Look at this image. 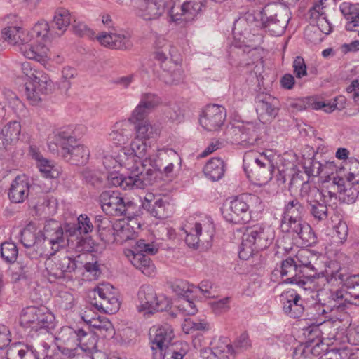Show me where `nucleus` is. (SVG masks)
I'll list each match as a JSON object with an SVG mask.
<instances>
[{
	"label": "nucleus",
	"mask_w": 359,
	"mask_h": 359,
	"mask_svg": "<svg viewBox=\"0 0 359 359\" xmlns=\"http://www.w3.org/2000/svg\"><path fill=\"white\" fill-rule=\"evenodd\" d=\"M217 354H219L222 358L231 359L233 358L235 355L238 353L233 344H221L215 348Z\"/></svg>",
	"instance_id": "nucleus-61"
},
{
	"label": "nucleus",
	"mask_w": 359,
	"mask_h": 359,
	"mask_svg": "<svg viewBox=\"0 0 359 359\" xmlns=\"http://www.w3.org/2000/svg\"><path fill=\"white\" fill-rule=\"evenodd\" d=\"M48 147L51 151H57L60 147L62 156L74 164H85L89 158V149L83 144H76L74 130L69 127L58 130Z\"/></svg>",
	"instance_id": "nucleus-4"
},
{
	"label": "nucleus",
	"mask_w": 359,
	"mask_h": 359,
	"mask_svg": "<svg viewBox=\"0 0 359 359\" xmlns=\"http://www.w3.org/2000/svg\"><path fill=\"white\" fill-rule=\"evenodd\" d=\"M297 262L299 268L304 272V270L308 269L315 272V274L319 270V256L308 249H302L298 251L297 256Z\"/></svg>",
	"instance_id": "nucleus-36"
},
{
	"label": "nucleus",
	"mask_w": 359,
	"mask_h": 359,
	"mask_svg": "<svg viewBox=\"0 0 359 359\" xmlns=\"http://www.w3.org/2000/svg\"><path fill=\"white\" fill-rule=\"evenodd\" d=\"M135 137L128 147H123L117 156L104 153L102 163L109 174V185L123 190L144 189L156 182L160 167L147 158L148 142L156 137L158 130L150 121L133 123Z\"/></svg>",
	"instance_id": "nucleus-1"
},
{
	"label": "nucleus",
	"mask_w": 359,
	"mask_h": 359,
	"mask_svg": "<svg viewBox=\"0 0 359 359\" xmlns=\"http://www.w3.org/2000/svg\"><path fill=\"white\" fill-rule=\"evenodd\" d=\"M184 79V70L179 59L163 65L161 79L169 85L178 84Z\"/></svg>",
	"instance_id": "nucleus-30"
},
{
	"label": "nucleus",
	"mask_w": 359,
	"mask_h": 359,
	"mask_svg": "<svg viewBox=\"0 0 359 359\" xmlns=\"http://www.w3.org/2000/svg\"><path fill=\"white\" fill-rule=\"evenodd\" d=\"M46 258L45 276L50 282H54L57 279L69 277V273L74 271L76 268V263L74 259L68 257L60 256H43Z\"/></svg>",
	"instance_id": "nucleus-16"
},
{
	"label": "nucleus",
	"mask_w": 359,
	"mask_h": 359,
	"mask_svg": "<svg viewBox=\"0 0 359 359\" xmlns=\"http://www.w3.org/2000/svg\"><path fill=\"white\" fill-rule=\"evenodd\" d=\"M158 157L161 161L167 163V165L163 168V173L166 177L172 176L175 165L179 166L181 165V158L180 155L172 149L163 148L158 151Z\"/></svg>",
	"instance_id": "nucleus-40"
},
{
	"label": "nucleus",
	"mask_w": 359,
	"mask_h": 359,
	"mask_svg": "<svg viewBox=\"0 0 359 359\" xmlns=\"http://www.w3.org/2000/svg\"><path fill=\"white\" fill-rule=\"evenodd\" d=\"M330 286L324 283L325 287L318 290L319 302L308 309L311 316V318L316 322L320 317L337 318V313L344 311L346 307V302H349L348 293L346 291L337 290L333 292Z\"/></svg>",
	"instance_id": "nucleus-3"
},
{
	"label": "nucleus",
	"mask_w": 359,
	"mask_h": 359,
	"mask_svg": "<svg viewBox=\"0 0 359 359\" xmlns=\"http://www.w3.org/2000/svg\"><path fill=\"white\" fill-rule=\"evenodd\" d=\"M226 116L224 107L212 104L207 106L203 110L199 122L201 126L208 131H215L223 126Z\"/></svg>",
	"instance_id": "nucleus-21"
},
{
	"label": "nucleus",
	"mask_w": 359,
	"mask_h": 359,
	"mask_svg": "<svg viewBox=\"0 0 359 359\" xmlns=\"http://www.w3.org/2000/svg\"><path fill=\"white\" fill-rule=\"evenodd\" d=\"M142 208L151 217L163 219L170 217L172 212V206L165 197L156 196L152 193H147L140 198Z\"/></svg>",
	"instance_id": "nucleus-17"
},
{
	"label": "nucleus",
	"mask_w": 359,
	"mask_h": 359,
	"mask_svg": "<svg viewBox=\"0 0 359 359\" xmlns=\"http://www.w3.org/2000/svg\"><path fill=\"white\" fill-rule=\"evenodd\" d=\"M310 191L314 198H318L330 205L333 199L337 198L335 192L332 191L327 189H322L321 190L315 187H311L309 182H304L300 189V195H305Z\"/></svg>",
	"instance_id": "nucleus-42"
},
{
	"label": "nucleus",
	"mask_w": 359,
	"mask_h": 359,
	"mask_svg": "<svg viewBox=\"0 0 359 359\" xmlns=\"http://www.w3.org/2000/svg\"><path fill=\"white\" fill-rule=\"evenodd\" d=\"M256 198L255 196L243 194L233 198L224 211V219L233 224H245L251 219L250 203Z\"/></svg>",
	"instance_id": "nucleus-14"
},
{
	"label": "nucleus",
	"mask_w": 359,
	"mask_h": 359,
	"mask_svg": "<svg viewBox=\"0 0 359 359\" xmlns=\"http://www.w3.org/2000/svg\"><path fill=\"white\" fill-rule=\"evenodd\" d=\"M42 236L43 245L46 249L40 252L39 256L55 255L57 252L65 248L68 243L60 223L53 219L46 223Z\"/></svg>",
	"instance_id": "nucleus-13"
},
{
	"label": "nucleus",
	"mask_w": 359,
	"mask_h": 359,
	"mask_svg": "<svg viewBox=\"0 0 359 359\" xmlns=\"http://www.w3.org/2000/svg\"><path fill=\"white\" fill-rule=\"evenodd\" d=\"M279 10H280L279 5L276 3H269L255 13V20L262 27L267 25L278 16Z\"/></svg>",
	"instance_id": "nucleus-43"
},
{
	"label": "nucleus",
	"mask_w": 359,
	"mask_h": 359,
	"mask_svg": "<svg viewBox=\"0 0 359 359\" xmlns=\"http://www.w3.org/2000/svg\"><path fill=\"white\" fill-rule=\"evenodd\" d=\"M334 236L337 238V242L340 244H344L347 240L348 234V228L347 224L340 220L334 226Z\"/></svg>",
	"instance_id": "nucleus-59"
},
{
	"label": "nucleus",
	"mask_w": 359,
	"mask_h": 359,
	"mask_svg": "<svg viewBox=\"0 0 359 359\" xmlns=\"http://www.w3.org/2000/svg\"><path fill=\"white\" fill-rule=\"evenodd\" d=\"M29 34L28 43L21 47V53L29 60L43 62L48 57V42L55 34L50 29L48 23L45 20L39 21L31 31H26Z\"/></svg>",
	"instance_id": "nucleus-5"
},
{
	"label": "nucleus",
	"mask_w": 359,
	"mask_h": 359,
	"mask_svg": "<svg viewBox=\"0 0 359 359\" xmlns=\"http://www.w3.org/2000/svg\"><path fill=\"white\" fill-rule=\"evenodd\" d=\"M305 212L306 210L299 201L293 199L285 205L281 219H303Z\"/></svg>",
	"instance_id": "nucleus-47"
},
{
	"label": "nucleus",
	"mask_w": 359,
	"mask_h": 359,
	"mask_svg": "<svg viewBox=\"0 0 359 359\" xmlns=\"http://www.w3.org/2000/svg\"><path fill=\"white\" fill-rule=\"evenodd\" d=\"M137 309L140 312L151 313L166 309L170 302L163 295L157 296L152 286L142 285L137 292Z\"/></svg>",
	"instance_id": "nucleus-15"
},
{
	"label": "nucleus",
	"mask_w": 359,
	"mask_h": 359,
	"mask_svg": "<svg viewBox=\"0 0 359 359\" xmlns=\"http://www.w3.org/2000/svg\"><path fill=\"white\" fill-rule=\"evenodd\" d=\"M88 298H93L90 301L93 306L107 313L113 314L120 308V302L116 296L115 289L109 283L99 284L89 291Z\"/></svg>",
	"instance_id": "nucleus-12"
},
{
	"label": "nucleus",
	"mask_w": 359,
	"mask_h": 359,
	"mask_svg": "<svg viewBox=\"0 0 359 359\" xmlns=\"http://www.w3.org/2000/svg\"><path fill=\"white\" fill-rule=\"evenodd\" d=\"M179 311L184 316H193L198 312V308L191 296L180 297L177 306Z\"/></svg>",
	"instance_id": "nucleus-54"
},
{
	"label": "nucleus",
	"mask_w": 359,
	"mask_h": 359,
	"mask_svg": "<svg viewBox=\"0 0 359 359\" xmlns=\"http://www.w3.org/2000/svg\"><path fill=\"white\" fill-rule=\"evenodd\" d=\"M1 255L7 263H13L17 259L18 249L13 242H4L1 245Z\"/></svg>",
	"instance_id": "nucleus-55"
},
{
	"label": "nucleus",
	"mask_w": 359,
	"mask_h": 359,
	"mask_svg": "<svg viewBox=\"0 0 359 359\" xmlns=\"http://www.w3.org/2000/svg\"><path fill=\"white\" fill-rule=\"evenodd\" d=\"M333 185L337 187L339 198L346 203H353L358 196L359 184L358 182H345L344 178L334 177Z\"/></svg>",
	"instance_id": "nucleus-27"
},
{
	"label": "nucleus",
	"mask_w": 359,
	"mask_h": 359,
	"mask_svg": "<svg viewBox=\"0 0 359 359\" xmlns=\"http://www.w3.org/2000/svg\"><path fill=\"white\" fill-rule=\"evenodd\" d=\"M166 0H145L139 11V15L144 20L158 18L164 12Z\"/></svg>",
	"instance_id": "nucleus-33"
},
{
	"label": "nucleus",
	"mask_w": 359,
	"mask_h": 359,
	"mask_svg": "<svg viewBox=\"0 0 359 359\" xmlns=\"http://www.w3.org/2000/svg\"><path fill=\"white\" fill-rule=\"evenodd\" d=\"M350 258L344 253H338L335 262H330L324 271L320 272L318 276V283L334 285L338 284V278L342 279L340 271L343 268L349 266Z\"/></svg>",
	"instance_id": "nucleus-20"
},
{
	"label": "nucleus",
	"mask_w": 359,
	"mask_h": 359,
	"mask_svg": "<svg viewBox=\"0 0 359 359\" xmlns=\"http://www.w3.org/2000/svg\"><path fill=\"white\" fill-rule=\"evenodd\" d=\"M158 245L154 242H146L143 239L136 241L133 249L125 250V255L131 264L143 274L152 276L156 273V267L147 255L158 252Z\"/></svg>",
	"instance_id": "nucleus-8"
},
{
	"label": "nucleus",
	"mask_w": 359,
	"mask_h": 359,
	"mask_svg": "<svg viewBox=\"0 0 359 359\" xmlns=\"http://www.w3.org/2000/svg\"><path fill=\"white\" fill-rule=\"evenodd\" d=\"M55 339L62 344H68L72 339H78L77 331L74 330L69 327H62L57 333Z\"/></svg>",
	"instance_id": "nucleus-60"
},
{
	"label": "nucleus",
	"mask_w": 359,
	"mask_h": 359,
	"mask_svg": "<svg viewBox=\"0 0 359 359\" xmlns=\"http://www.w3.org/2000/svg\"><path fill=\"white\" fill-rule=\"evenodd\" d=\"M130 35L126 34L103 32L97 36L100 43L112 49H126L131 46Z\"/></svg>",
	"instance_id": "nucleus-29"
},
{
	"label": "nucleus",
	"mask_w": 359,
	"mask_h": 359,
	"mask_svg": "<svg viewBox=\"0 0 359 359\" xmlns=\"http://www.w3.org/2000/svg\"><path fill=\"white\" fill-rule=\"evenodd\" d=\"M2 39L11 45H18L20 51L24 43H28L29 34L18 26H8L1 30Z\"/></svg>",
	"instance_id": "nucleus-32"
},
{
	"label": "nucleus",
	"mask_w": 359,
	"mask_h": 359,
	"mask_svg": "<svg viewBox=\"0 0 359 359\" xmlns=\"http://www.w3.org/2000/svg\"><path fill=\"white\" fill-rule=\"evenodd\" d=\"M337 349L341 359H359L358 348L346 346Z\"/></svg>",
	"instance_id": "nucleus-64"
},
{
	"label": "nucleus",
	"mask_w": 359,
	"mask_h": 359,
	"mask_svg": "<svg viewBox=\"0 0 359 359\" xmlns=\"http://www.w3.org/2000/svg\"><path fill=\"white\" fill-rule=\"evenodd\" d=\"M174 4L168 11L170 20L184 26L196 20L205 8V0H172Z\"/></svg>",
	"instance_id": "nucleus-11"
},
{
	"label": "nucleus",
	"mask_w": 359,
	"mask_h": 359,
	"mask_svg": "<svg viewBox=\"0 0 359 359\" xmlns=\"http://www.w3.org/2000/svg\"><path fill=\"white\" fill-rule=\"evenodd\" d=\"M275 238V230L273 227L264 224H256L245 231L242 237L239 257L248 259L255 252L267 248Z\"/></svg>",
	"instance_id": "nucleus-6"
},
{
	"label": "nucleus",
	"mask_w": 359,
	"mask_h": 359,
	"mask_svg": "<svg viewBox=\"0 0 359 359\" xmlns=\"http://www.w3.org/2000/svg\"><path fill=\"white\" fill-rule=\"evenodd\" d=\"M307 332L306 337L311 344V355L319 356L326 351L325 344L323 343L320 337V331L318 327H314L307 330Z\"/></svg>",
	"instance_id": "nucleus-45"
},
{
	"label": "nucleus",
	"mask_w": 359,
	"mask_h": 359,
	"mask_svg": "<svg viewBox=\"0 0 359 359\" xmlns=\"http://www.w3.org/2000/svg\"><path fill=\"white\" fill-rule=\"evenodd\" d=\"M340 11L347 22L345 28L347 31H356L359 27V3L343 2L339 6Z\"/></svg>",
	"instance_id": "nucleus-35"
},
{
	"label": "nucleus",
	"mask_w": 359,
	"mask_h": 359,
	"mask_svg": "<svg viewBox=\"0 0 359 359\" xmlns=\"http://www.w3.org/2000/svg\"><path fill=\"white\" fill-rule=\"evenodd\" d=\"M102 210L109 215L121 216L126 212V205L123 197L116 191H105L100 196Z\"/></svg>",
	"instance_id": "nucleus-24"
},
{
	"label": "nucleus",
	"mask_w": 359,
	"mask_h": 359,
	"mask_svg": "<svg viewBox=\"0 0 359 359\" xmlns=\"http://www.w3.org/2000/svg\"><path fill=\"white\" fill-rule=\"evenodd\" d=\"M345 98L343 96H339L335 97L332 101L330 102H322L318 101L314 102L312 104V109L315 110L323 109L326 113H330L335 109H341L344 107Z\"/></svg>",
	"instance_id": "nucleus-51"
},
{
	"label": "nucleus",
	"mask_w": 359,
	"mask_h": 359,
	"mask_svg": "<svg viewBox=\"0 0 359 359\" xmlns=\"http://www.w3.org/2000/svg\"><path fill=\"white\" fill-rule=\"evenodd\" d=\"M289 18H284L282 19L274 18L273 21L264 26V28H268L269 31L271 32L273 35L279 36L283 34L287 25Z\"/></svg>",
	"instance_id": "nucleus-57"
},
{
	"label": "nucleus",
	"mask_w": 359,
	"mask_h": 359,
	"mask_svg": "<svg viewBox=\"0 0 359 359\" xmlns=\"http://www.w3.org/2000/svg\"><path fill=\"white\" fill-rule=\"evenodd\" d=\"M305 195H300L305 198L309 205L311 215L316 220L323 221L327 217V205L318 198H314L310 191Z\"/></svg>",
	"instance_id": "nucleus-38"
},
{
	"label": "nucleus",
	"mask_w": 359,
	"mask_h": 359,
	"mask_svg": "<svg viewBox=\"0 0 359 359\" xmlns=\"http://www.w3.org/2000/svg\"><path fill=\"white\" fill-rule=\"evenodd\" d=\"M280 302L283 306V311L288 316L293 318L302 317L304 311V300L293 289L285 290L280 295Z\"/></svg>",
	"instance_id": "nucleus-23"
},
{
	"label": "nucleus",
	"mask_w": 359,
	"mask_h": 359,
	"mask_svg": "<svg viewBox=\"0 0 359 359\" xmlns=\"http://www.w3.org/2000/svg\"><path fill=\"white\" fill-rule=\"evenodd\" d=\"M21 131V126L18 121H11L0 131V140L5 148L8 145L16 142Z\"/></svg>",
	"instance_id": "nucleus-41"
},
{
	"label": "nucleus",
	"mask_w": 359,
	"mask_h": 359,
	"mask_svg": "<svg viewBox=\"0 0 359 359\" xmlns=\"http://www.w3.org/2000/svg\"><path fill=\"white\" fill-rule=\"evenodd\" d=\"M76 75V70L71 67H65L62 70V76L60 81V86L62 89L67 90L70 88L71 81Z\"/></svg>",
	"instance_id": "nucleus-58"
},
{
	"label": "nucleus",
	"mask_w": 359,
	"mask_h": 359,
	"mask_svg": "<svg viewBox=\"0 0 359 359\" xmlns=\"http://www.w3.org/2000/svg\"><path fill=\"white\" fill-rule=\"evenodd\" d=\"M115 231L117 243L132 239L135 233L133 227L124 219L115 220Z\"/></svg>",
	"instance_id": "nucleus-48"
},
{
	"label": "nucleus",
	"mask_w": 359,
	"mask_h": 359,
	"mask_svg": "<svg viewBox=\"0 0 359 359\" xmlns=\"http://www.w3.org/2000/svg\"><path fill=\"white\" fill-rule=\"evenodd\" d=\"M95 222L101 239L107 243L116 242L115 221L100 215L95 217Z\"/></svg>",
	"instance_id": "nucleus-37"
},
{
	"label": "nucleus",
	"mask_w": 359,
	"mask_h": 359,
	"mask_svg": "<svg viewBox=\"0 0 359 359\" xmlns=\"http://www.w3.org/2000/svg\"><path fill=\"white\" fill-rule=\"evenodd\" d=\"M214 285L208 280H202L197 286H196V293L199 292L204 297L211 298L215 297L213 291Z\"/></svg>",
	"instance_id": "nucleus-62"
},
{
	"label": "nucleus",
	"mask_w": 359,
	"mask_h": 359,
	"mask_svg": "<svg viewBox=\"0 0 359 359\" xmlns=\"http://www.w3.org/2000/svg\"><path fill=\"white\" fill-rule=\"evenodd\" d=\"M278 110V100L271 95L260 94L256 97V111L262 123L271 121Z\"/></svg>",
	"instance_id": "nucleus-25"
},
{
	"label": "nucleus",
	"mask_w": 359,
	"mask_h": 359,
	"mask_svg": "<svg viewBox=\"0 0 359 359\" xmlns=\"http://www.w3.org/2000/svg\"><path fill=\"white\" fill-rule=\"evenodd\" d=\"M174 338L171 325L153 326L149 330L151 348L154 359H182L187 353L186 344L172 343Z\"/></svg>",
	"instance_id": "nucleus-2"
},
{
	"label": "nucleus",
	"mask_w": 359,
	"mask_h": 359,
	"mask_svg": "<svg viewBox=\"0 0 359 359\" xmlns=\"http://www.w3.org/2000/svg\"><path fill=\"white\" fill-rule=\"evenodd\" d=\"M79 346L85 353H90L96 349L97 338L91 332H86L83 329L77 330Z\"/></svg>",
	"instance_id": "nucleus-49"
},
{
	"label": "nucleus",
	"mask_w": 359,
	"mask_h": 359,
	"mask_svg": "<svg viewBox=\"0 0 359 359\" xmlns=\"http://www.w3.org/2000/svg\"><path fill=\"white\" fill-rule=\"evenodd\" d=\"M204 174L212 181L220 180L224 173V163L219 158H213L208 161L203 168Z\"/></svg>",
	"instance_id": "nucleus-44"
},
{
	"label": "nucleus",
	"mask_w": 359,
	"mask_h": 359,
	"mask_svg": "<svg viewBox=\"0 0 359 359\" xmlns=\"http://www.w3.org/2000/svg\"><path fill=\"white\" fill-rule=\"evenodd\" d=\"M30 154L32 158L36 161L40 172L46 177L54 178L58 175V171L55 168L52 161L45 158L43 155L34 147L30 148Z\"/></svg>",
	"instance_id": "nucleus-39"
},
{
	"label": "nucleus",
	"mask_w": 359,
	"mask_h": 359,
	"mask_svg": "<svg viewBox=\"0 0 359 359\" xmlns=\"http://www.w3.org/2000/svg\"><path fill=\"white\" fill-rule=\"evenodd\" d=\"M93 226L90 220V218L86 215H81L77 218V224L68 231H70L71 235H74L77 232L80 234H88L93 231Z\"/></svg>",
	"instance_id": "nucleus-52"
},
{
	"label": "nucleus",
	"mask_w": 359,
	"mask_h": 359,
	"mask_svg": "<svg viewBox=\"0 0 359 359\" xmlns=\"http://www.w3.org/2000/svg\"><path fill=\"white\" fill-rule=\"evenodd\" d=\"M280 226L283 232L292 233L301 239L302 244L305 246L311 245L316 241L311 226L303 219H281Z\"/></svg>",
	"instance_id": "nucleus-19"
},
{
	"label": "nucleus",
	"mask_w": 359,
	"mask_h": 359,
	"mask_svg": "<svg viewBox=\"0 0 359 359\" xmlns=\"http://www.w3.org/2000/svg\"><path fill=\"white\" fill-rule=\"evenodd\" d=\"M20 325L32 330L48 331L55 326L54 315L44 306H27L20 314Z\"/></svg>",
	"instance_id": "nucleus-10"
},
{
	"label": "nucleus",
	"mask_w": 359,
	"mask_h": 359,
	"mask_svg": "<svg viewBox=\"0 0 359 359\" xmlns=\"http://www.w3.org/2000/svg\"><path fill=\"white\" fill-rule=\"evenodd\" d=\"M311 344H309V339L305 344H302L295 348L294 351V359H306L309 358L311 355Z\"/></svg>",
	"instance_id": "nucleus-63"
},
{
	"label": "nucleus",
	"mask_w": 359,
	"mask_h": 359,
	"mask_svg": "<svg viewBox=\"0 0 359 359\" xmlns=\"http://www.w3.org/2000/svg\"><path fill=\"white\" fill-rule=\"evenodd\" d=\"M275 154L271 150L263 152L249 151L243 156V169L248 177L255 178L262 184L273 178Z\"/></svg>",
	"instance_id": "nucleus-7"
},
{
	"label": "nucleus",
	"mask_w": 359,
	"mask_h": 359,
	"mask_svg": "<svg viewBox=\"0 0 359 359\" xmlns=\"http://www.w3.org/2000/svg\"><path fill=\"white\" fill-rule=\"evenodd\" d=\"M53 88V83L48 76H43L41 80L26 82L25 96L32 105H39L43 100V96L49 93Z\"/></svg>",
	"instance_id": "nucleus-22"
},
{
	"label": "nucleus",
	"mask_w": 359,
	"mask_h": 359,
	"mask_svg": "<svg viewBox=\"0 0 359 359\" xmlns=\"http://www.w3.org/2000/svg\"><path fill=\"white\" fill-rule=\"evenodd\" d=\"M30 184L27 176H18L13 181L8 192L10 200L16 203L23 202L29 193Z\"/></svg>",
	"instance_id": "nucleus-31"
},
{
	"label": "nucleus",
	"mask_w": 359,
	"mask_h": 359,
	"mask_svg": "<svg viewBox=\"0 0 359 359\" xmlns=\"http://www.w3.org/2000/svg\"><path fill=\"white\" fill-rule=\"evenodd\" d=\"M84 322L95 330L96 333L103 337H111L114 334V329L112 323L104 316L89 318L88 316H82Z\"/></svg>",
	"instance_id": "nucleus-34"
},
{
	"label": "nucleus",
	"mask_w": 359,
	"mask_h": 359,
	"mask_svg": "<svg viewBox=\"0 0 359 359\" xmlns=\"http://www.w3.org/2000/svg\"><path fill=\"white\" fill-rule=\"evenodd\" d=\"M36 354L39 359H60L62 356L60 346L47 341L41 342Z\"/></svg>",
	"instance_id": "nucleus-50"
},
{
	"label": "nucleus",
	"mask_w": 359,
	"mask_h": 359,
	"mask_svg": "<svg viewBox=\"0 0 359 359\" xmlns=\"http://www.w3.org/2000/svg\"><path fill=\"white\" fill-rule=\"evenodd\" d=\"M133 135L132 123L128 120L116 122L109 134V140L114 144L122 146L131 140Z\"/></svg>",
	"instance_id": "nucleus-28"
},
{
	"label": "nucleus",
	"mask_w": 359,
	"mask_h": 359,
	"mask_svg": "<svg viewBox=\"0 0 359 359\" xmlns=\"http://www.w3.org/2000/svg\"><path fill=\"white\" fill-rule=\"evenodd\" d=\"M53 23L58 31L55 33V35L60 36L63 34L71 23L69 11L63 8H57L55 12Z\"/></svg>",
	"instance_id": "nucleus-46"
},
{
	"label": "nucleus",
	"mask_w": 359,
	"mask_h": 359,
	"mask_svg": "<svg viewBox=\"0 0 359 359\" xmlns=\"http://www.w3.org/2000/svg\"><path fill=\"white\" fill-rule=\"evenodd\" d=\"M276 271L280 273L282 278L286 277L284 280L285 283H294L303 287L304 290H307V287H304L307 284V281L302 278L304 274L294 259L287 258L283 260Z\"/></svg>",
	"instance_id": "nucleus-26"
},
{
	"label": "nucleus",
	"mask_w": 359,
	"mask_h": 359,
	"mask_svg": "<svg viewBox=\"0 0 359 359\" xmlns=\"http://www.w3.org/2000/svg\"><path fill=\"white\" fill-rule=\"evenodd\" d=\"M21 70L22 74L27 78V82H34L36 80H41L43 76H48L46 73L34 68L29 62H25L21 64Z\"/></svg>",
	"instance_id": "nucleus-56"
},
{
	"label": "nucleus",
	"mask_w": 359,
	"mask_h": 359,
	"mask_svg": "<svg viewBox=\"0 0 359 359\" xmlns=\"http://www.w3.org/2000/svg\"><path fill=\"white\" fill-rule=\"evenodd\" d=\"M186 233L185 242L191 248H208L215 233L212 219L205 217L194 224L188 222L183 227Z\"/></svg>",
	"instance_id": "nucleus-9"
},
{
	"label": "nucleus",
	"mask_w": 359,
	"mask_h": 359,
	"mask_svg": "<svg viewBox=\"0 0 359 359\" xmlns=\"http://www.w3.org/2000/svg\"><path fill=\"white\" fill-rule=\"evenodd\" d=\"M173 292L180 297H189L196 293V285L184 280H177L172 285Z\"/></svg>",
	"instance_id": "nucleus-53"
},
{
	"label": "nucleus",
	"mask_w": 359,
	"mask_h": 359,
	"mask_svg": "<svg viewBox=\"0 0 359 359\" xmlns=\"http://www.w3.org/2000/svg\"><path fill=\"white\" fill-rule=\"evenodd\" d=\"M161 103V97L151 92H143L140 95V100L131 111L128 121L132 124L143 121H149L147 117L151 111Z\"/></svg>",
	"instance_id": "nucleus-18"
}]
</instances>
